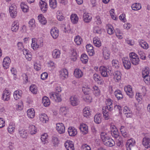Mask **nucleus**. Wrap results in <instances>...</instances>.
<instances>
[{
	"instance_id": "1",
	"label": "nucleus",
	"mask_w": 150,
	"mask_h": 150,
	"mask_svg": "<svg viewBox=\"0 0 150 150\" xmlns=\"http://www.w3.org/2000/svg\"><path fill=\"white\" fill-rule=\"evenodd\" d=\"M32 40L31 47L34 50H37L39 47H42L43 45V41L42 40H37L35 38H33Z\"/></svg>"
},
{
	"instance_id": "2",
	"label": "nucleus",
	"mask_w": 150,
	"mask_h": 150,
	"mask_svg": "<svg viewBox=\"0 0 150 150\" xmlns=\"http://www.w3.org/2000/svg\"><path fill=\"white\" fill-rule=\"evenodd\" d=\"M129 56L130 61L133 65H137L139 64V59L137 54L132 52L129 54Z\"/></svg>"
},
{
	"instance_id": "3",
	"label": "nucleus",
	"mask_w": 150,
	"mask_h": 150,
	"mask_svg": "<svg viewBox=\"0 0 150 150\" xmlns=\"http://www.w3.org/2000/svg\"><path fill=\"white\" fill-rule=\"evenodd\" d=\"M99 71L101 75L104 77H108V74L110 75L112 74L111 70L105 66H101L99 68Z\"/></svg>"
},
{
	"instance_id": "4",
	"label": "nucleus",
	"mask_w": 150,
	"mask_h": 150,
	"mask_svg": "<svg viewBox=\"0 0 150 150\" xmlns=\"http://www.w3.org/2000/svg\"><path fill=\"white\" fill-rule=\"evenodd\" d=\"M50 96L51 99L57 102H59L62 100L61 95L57 93L54 92L50 93Z\"/></svg>"
},
{
	"instance_id": "5",
	"label": "nucleus",
	"mask_w": 150,
	"mask_h": 150,
	"mask_svg": "<svg viewBox=\"0 0 150 150\" xmlns=\"http://www.w3.org/2000/svg\"><path fill=\"white\" fill-rule=\"evenodd\" d=\"M9 12L11 17L13 18H15L17 13V6L15 4H12L10 6L9 9Z\"/></svg>"
},
{
	"instance_id": "6",
	"label": "nucleus",
	"mask_w": 150,
	"mask_h": 150,
	"mask_svg": "<svg viewBox=\"0 0 150 150\" xmlns=\"http://www.w3.org/2000/svg\"><path fill=\"white\" fill-rule=\"evenodd\" d=\"M135 141L133 139H131L127 140L126 144L127 150H132L133 147L135 144Z\"/></svg>"
},
{
	"instance_id": "7",
	"label": "nucleus",
	"mask_w": 150,
	"mask_h": 150,
	"mask_svg": "<svg viewBox=\"0 0 150 150\" xmlns=\"http://www.w3.org/2000/svg\"><path fill=\"white\" fill-rule=\"evenodd\" d=\"M122 62L123 66L125 69H128L130 68L131 63L128 58L123 57L122 59Z\"/></svg>"
},
{
	"instance_id": "8",
	"label": "nucleus",
	"mask_w": 150,
	"mask_h": 150,
	"mask_svg": "<svg viewBox=\"0 0 150 150\" xmlns=\"http://www.w3.org/2000/svg\"><path fill=\"white\" fill-rule=\"evenodd\" d=\"M56 129L58 132L60 134L64 133L65 132V127L62 123L57 124Z\"/></svg>"
},
{
	"instance_id": "9",
	"label": "nucleus",
	"mask_w": 150,
	"mask_h": 150,
	"mask_svg": "<svg viewBox=\"0 0 150 150\" xmlns=\"http://www.w3.org/2000/svg\"><path fill=\"white\" fill-rule=\"evenodd\" d=\"M102 51L103 57L104 59L107 60L109 59L110 53L108 48L106 47H103Z\"/></svg>"
},
{
	"instance_id": "10",
	"label": "nucleus",
	"mask_w": 150,
	"mask_h": 150,
	"mask_svg": "<svg viewBox=\"0 0 150 150\" xmlns=\"http://www.w3.org/2000/svg\"><path fill=\"white\" fill-rule=\"evenodd\" d=\"M11 61L10 58L8 57H5L3 60V67L4 69H6L9 67Z\"/></svg>"
},
{
	"instance_id": "11",
	"label": "nucleus",
	"mask_w": 150,
	"mask_h": 150,
	"mask_svg": "<svg viewBox=\"0 0 150 150\" xmlns=\"http://www.w3.org/2000/svg\"><path fill=\"white\" fill-rule=\"evenodd\" d=\"M125 90L127 94L131 98H132L134 94L132 91V87L130 85H128L125 88Z\"/></svg>"
},
{
	"instance_id": "12",
	"label": "nucleus",
	"mask_w": 150,
	"mask_h": 150,
	"mask_svg": "<svg viewBox=\"0 0 150 150\" xmlns=\"http://www.w3.org/2000/svg\"><path fill=\"white\" fill-rule=\"evenodd\" d=\"M59 76L62 79H64L68 76V73L67 70L66 69H63L59 71Z\"/></svg>"
},
{
	"instance_id": "13",
	"label": "nucleus",
	"mask_w": 150,
	"mask_h": 150,
	"mask_svg": "<svg viewBox=\"0 0 150 150\" xmlns=\"http://www.w3.org/2000/svg\"><path fill=\"white\" fill-rule=\"evenodd\" d=\"M71 104L74 106L77 105L79 103V100L77 97L75 96H71L70 98Z\"/></svg>"
},
{
	"instance_id": "14",
	"label": "nucleus",
	"mask_w": 150,
	"mask_h": 150,
	"mask_svg": "<svg viewBox=\"0 0 150 150\" xmlns=\"http://www.w3.org/2000/svg\"><path fill=\"white\" fill-rule=\"evenodd\" d=\"M120 130L122 136L125 138H128L129 135L124 126H121L120 128Z\"/></svg>"
},
{
	"instance_id": "15",
	"label": "nucleus",
	"mask_w": 150,
	"mask_h": 150,
	"mask_svg": "<svg viewBox=\"0 0 150 150\" xmlns=\"http://www.w3.org/2000/svg\"><path fill=\"white\" fill-rule=\"evenodd\" d=\"M59 30L56 28H52L50 30V34L54 39H56L59 36Z\"/></svg>"
},
{
	"instance_id": "16",
	"label": "nucleus",
	"mask_w": 150,
	"mask_h": 150,
	"mask_svg": "<svg viewBox=\"0 0 150 150\" xmlns=\"http://www.w3.org/2000/svg\"><path fill=\"white\" fill-rule=\"evenodd\" d=\"M113 79L115 82H118L121 80V75L120 71H115L113 74Z\"/></svg>"
},
{
	"instance_id": "17",
	"label": "nucleus",
	"mask_w": 150,
	"mask_h": 150,
	"mask_svg": "<svg viewBox=\"0 0 150 150\" xmlns=\"http://www.w3.org/2000/svg\"><path fill=\"white\" fill-rule=\"evenodd\" d=\"M65 148L67 150H74V145L71 141H67L64 144Z\"/></svg>"
},
{
	"instance_id": "18",
	"label": "nucleus",
	"mask_w": 150,
	"mask_h": 150,
	"mask_svg": "<svg viewBox=\"0 0 150 150\" xmlns=\"http://www.w3.org/2000/svg\"><path fill=\"white\" fill-rule=\"evenodd\" d=\"M142 144L145 148H150V139L147 137H144L142 140Z\"/></svg>"
},
{
	"instance_id": "19",
	"label": "nucleus",
	"mask_w": 150,
	"mask_h": 150,
	"mask_svg": "<svg viewBox=\"0 0 150 150\" xmlns=\"http://www.w3.org/2000/svg\"><path fill=\"white\" fill-rule=\"evenodd\" d=\"M92 17L91 14L89 13H85L83 16V21L86 23H89L91 21Z\"/></svg>"
},
{
	"instance_id": "20",
	"label": "nucleus",
	"mask_w": 150,
	"mask_h": 150,
	"mask_svg": "<svg viewBox=\"0 0 150 150\" xmlns=\"http://www.w3.org/2000/svg\"><path fill=\"white\" fill-rule=\"evenodd\" d=\"M68 132L69 135L70 136H74L77 134V131L74 127H70L68 129Z\"/></svg>"
},
{
	"instance_id": "21",
	"label": "nucleus",
	"mask_w": 150,
	"mask_h": 150,
	"mask_svg": "<svg viewBox=\"0 0 150 150\" xmlns=\"http://www.w3.org/2000/svg\"><path fill=\"white\" fill-rule=\"evenodd\" d=\"M123 112L126 115L127 117H131L132 116V111L127 106L124 107Z\"/></svg>"
},
{
	"instance_id": "22",
	"label": "nucleus",
	"mask_w": 150,
	"mask_h": 150,
	"mask_svg": "<svg viewBox=\"0 0 150 150\" xmlns=\"http://www.w3.org/2000/svg\"><path fill=\"white\" fill-rule=\"evenodd\" d=\"M86 51L90 56H93L94 54L93 47L91 44H88L86 46Z\"/></svg>"
},
{
	"instance_id": "23",
	"label": "nucleus",
	"mask_w": 150,
	"mask_h": 150,
	"mask_svg": "<svg viewBox=\"0 0 150 150\" xmlns=\"http://www.w3.org/2000/svg\"><path fill=\"white\" fill-rule=\"evenodd\" d=\"M79 129L81 132L84 134H87L88 132V126L84 124H81L79 127Z\"/></svg>"
},
{
	"instance_id": "24",
	"label": "nucleus",
	"mask_w": 150,
	"mask_h": 150,
	"mask_svg": "<svg viewBox=\"0 0 150 150\" xmlns=\"http://www.w3.org/2000/svg\"><path fill=\"white\" fill-rule=\"evenodd\" d=\"M104 142L105 145L109 147L113 146L115 144V143L114 141L109 138Z\"/></svg>"
},
{
	"instance_id": "25",
	"label": "nucleus",
	"mask_w": 150,
	"mask_h": 150,
	"mask_svg": "<svg viewBox=\"0 0 150 150\" xmlns=\"http://www.w3.org/2000/svg\"><path fill=\"white\" fill-rule=\"evenodd\" d=\"M70 19L73 23L76 24L78 22L79 17L76 14L73 13L70 16Z\"/></svg>"
},
{
	"instance_id": "26",
	"label": "nucleus",
	"mask_w": 150,
	"mask_h": 150,
	"mask_svg": "<svg viewBox=\"0 0 150 150\" xmlns=\"http://www.w3.org/2000/svg\"><path fill=\"white\" fill-rule=\"evenodd\" d=\"M10 92L7 90L3 91L2 95L3 99L8 101L10 99Z\"/></svg>"
},
{
	"instance_id": "27",
	"label": "nucleus",
	"mask_w": 150,
	"mask_h": 150,
	"mask_svg": "<svg viewBox=\"0 0 150 150\" xmlns=\"http://www.w3.org/2000/svg\"><path fill=\"white\" fill-rule=\"evenodd\" d=\"M19 24L18 21H14L13 23L11 28L12 31L16 32L18 30L19 28Z\"/></svg>"
},
{
	"instance_id": "28",
	"label": "nucleus",
	"mask_w": 150,
	"mask_h": 150,
	"mask_svg": "<svg viewBox=\"0 0 150 150\" xmlns=\"http://www.w3.org/2000/svg\"><path fill=\"white\" fill-rule=\"evenodd\" d=\"M60 54V51L58 49H56L52 51V55L54 58L58 59L59 58Z\"/></svg>"
},
{
	"instance_id": "29",
	"label": "nucleus",
	"mask_w": 150,
	"mask_h": 150,
	"mask_svg": "<svg viewBox=\"0 0 150 150\" xmlns=\"http://www.w3.org/2000/svg\"><path fill=\"white\" fill-rule=\"evenodd\" d=\"M39 117L40 121L43 123H46L48 120V117L45 114H40Z\"/></svg>"
},
{
	"instance_id": "30",
	"label": "nucleus",
	"mask_w": 150,
	"mask_h": 150,
	"mask_svg": "<svg viewBox=\"0 0 150 150\" xmlns=\"http://www.w3.org/2000/svg\"><path fill=\"white\" fill-rule=\"evenodd\" d=\"M40 6L41 11L45 12L47 9V4L44 1H41L40 2Z\"/></svg>"
},
{
	"instance_id": "31",
	"label": "nucleus",
	"mask_w": 150,
	"mask_h": 150,
	"mask_svg": "<svg viewBox=\"0 0 150 150\" xmlns=\"http://www.w3.org/2000/svg\"><path fill=\"white\" fill-rule=\"evenodd\" d=\"M22 91L21 90H16L14 92L13 97L16 100L20 99L21 97Z\"/></svg>"
},
{
	"instance_id": "32",
	"label": "nucleus",
	"mask_w": 150,
	"mask_h": 150,
	"mask_svg": "<svg viewBox=\"0 0 150 150\" xmlns=\"http://www.w3.org/2000/svg\"><path fill=\"white\" fill-rule=\"evenodd\" d=\"M94 121L96 123L99 124L102 121L101 115L100 113H97L96 115L94 117Z\"/></svg>"
},
{
	"instance_id": "33",
	"label": "nucleus",
	"mask_w": 150,
	"mask_h": 150,
	"mask_svg": "<svg viewBox=\"0 0 150 150\" xmlns=\"http://www.w3.org/2000/svg\"><path fill=\"white\" fill-rule=\"evenodd\" d=\"M74 74L76 78H80L83 76V73L81 70L76 69L74 71Z\"/></svg>"
},
{
	"instance_id": "34",
	"label": "nucleus",
	"mask_w": 150,
	"mask_h": 150,
	"mask_svg": "<svg viewBox=\"0 0 150 150\" xmlns=\"http://www.w3.org/2000/svg\"><path fill=\"white\" fill-rule=\"evenodd\" d=\"M83 115L86 117H89L90 116L91 113L90 111V108L88 107H86L83 110Z\"/></svg>"
},
{
	"instance_id": "35",
	"label": "nucleus",
	"mask_w": 150,
	"mask_h": 150,
	"mask_svg": "<svg viewBox=\"0 0 150 150\" xmlns=\"http://www.w3.org/2000/svg\"><path fill=\"white\" fill-rule=\"evenodd\" d=\"M114 93L118 100H121L123 98V96L122 94L121 91L120 90H117L115 91L114 92Z\"/></svg>"
},
{
	"instance_id": "36",
	"label": "nucleus",
	"mask_w": 150,
	"mask_h": 150,
	"mask_svg": "<svg viewBox=\"0 0 150 150\" xmlns=\"http://www.w3.org/2000/svg\"><path fill=\"white\" fill-rule=\"evenodd\" d=\"M112 67L117 69H118L121 65L120 63L117 60L113 59L112 61Z\"/></svg>"
},
{
	"instance_id": "37",
	"label": "nucleus",
	"mask_w": 150,
	"mask_h": 150,
	"mask_svg": "<svg viewBox=\"0 0 150 150\" xmlns=\"http://www.w3.org/2000/svg\"><path fill=\"white\" fill-rule=\"evenodd\" d=\"M27 115L29 117L31 118H33L35 115V112L33 108L28 109L27 111Z\"/></svg>"
},
{
	"instance_id": "38",
	"label": "nucleus",
	"mask_w": 150,
	"mask_h": 150,
	"mask_svg": "<svg viewBox=\"0 0 150 150\" xmlns=\"http://www.w3.org/2000/svg\"><path fill=\"white\" fill-rule=\"evenodd\" d=\"M93 43L95 46L98 47L101 45V42L100 39L97 37H95L93 38Z\"/></svg>"
},
{
	"instance_id": "39",
	"label": "nucleus",
	"mask_w": 150,
	"mask_h": 150,
	"mask_svg": "<svg viewBox=\"0 0 150 150\" xmlns=\"http://www.w3.org/2000/svg\"><path fill=\"white\" fill-rule=\"evenodd\" d=\"M39 22L43 25H45L47 23V21L45 17L42 14H40L38 17Z\"/></svg>"
},
{
	"instance_id": "40",
	"label": "nucleus",
	"mask_w": 150,
	"mask_h": 150,
	"mask_svg": "<svg viewBox=\"0 0 150 150\" xmlns=\"http://www.w3.org/2000/svg\"><path fill=\"white\" fill-rule=\"evenodd\" d=\"M140 45L143 48L147 49L149 48L148 44L145 41L142 40H139V41Z\"/></svg>"
},
{
	"instance_id": "41",
	"label": "nucleus",
	"mask_w": 150,
	"mask_h": 150,
	"mask_svg": "<svg viewBox=\"0 0 150 150\" xmlns=\"http://www.w3.org/2000/svg\"><path fill=\"white\" fill-rule=\"evenodd\" d=\"M29 131L31 134H34L37 132L36 127L33 125H30L29 127Z\"/></svg>"
},
{
	"instance_id": "42",
	"label": "nucleus",
	"mask_w": 150,
	"mask_h": 150,
	"mask_svg": "<svg viewBox=\"0 0 150 150\" xmlns=\"http://www.w3.org/2000/svg\"><path fill=\"white\" fill-rule=\"evenodd\" d=\"M15 125L14 124L10 123L8 127V131L10 133L14 132L15 129Z\"/></svg>"
},
{
	"instance_id": "43",
	"label": "nucleus",
	"mask_w": 150,
	"mask_h": 150,
	"mask_svg": "<svg viewBox=\"0 0 150 150\" xmlns=\"http://www.w3.org/2000/svg\"><path fill=\"white\" fill-rule=\"evenodd\" d=\"M82 90L85 95H89L91 91L89 86H86L82 88Z\"/></svg>"
},
{
	"instance_id": "44",
	"label": "nucleus",
	"mask_w": 150,
	"mask_h": 150,
	"mask_svg": "<svg viewBox=\"0 0 150 150\" xmlns=\"http://www.w3.org/2000/svg\"><path fill=\"white\" fill-rule=\"evenodd\" d=\"M71 59L74 61H76L77 59V54L75 49L71 50Z\"/></svg>"
},
{
	"instance_id": "45",
	"label": "nucleus",
	"mask_w": 150,
	"mask_h": 150,
	"mask_svg": "<svg viewBox=\"0 0 150 150\" xmlns=\"http://www.w3.org/2000/svg\"><path fill=\"white\" fill-rule=\"evenodd\" d=\"M42 102L45 106H47L50 104L49 98L46 96L44 97L42 99Z\"/></svg>"
},
{
	"instance_id": "46",
	"label": "nucleus",
	"mask_w": 150,
	"mask_h": 150,
	"mask_svg": "<svg viewBox=\"0 0 150 150\" xmlns=\"http://www.w3.org/2000/svg\"><path fill=\"white\" fill-rule=\"evenodd\" d=\"M93 92L96 96H98L100 95V90L99 88L97 86H93Z\"/></svg>"
},
{
	"instance_id": "47",
	"label": "nucleus",
	"mask_w": 150,
	"mask_h": 150,
	"mask_svg": "<svg viewBox=\"0 0 150 150\" xmlns=\"http://www.w3.org/2000/svg\"><path fill=\"white\" fill-rule=\"evenodd\" d=\"M50 6L52 9H54L57 7L56 0H49Z\"/></svg>"
},
{
	"instance_id": "48",
	"label": "nucleus",
	"mask_w": 150,
	"mask_h": 150,
	"mask_svg": "<svg viewBox=\"0 0 150 150\" xmlns=\"http://www.w3.org/2000/svg\"><path fill=\"white\" fill-rule=\"evenodd\" d=\"M131 7L132 9L134 10H138L141 8V6L139 3H135L132 5Z\"/></svg>"
},
{
	"instance_id": "49",
	"label": "nucleus",
	"mask_w": 150,
	"mask_h": 150,
	"mask_svg": "<svg viewBox=\"0 0 150 150\" xmlns=\"http://www.w3.org/2000/svg\"><path fill=\"white\" fill-rule=\"evenodd\" d=\"M21 7L22 10L24 12H27L28 9V6L23 2L21 3Z\"/></svg>"
},
{
	"instance_id": "50",
	"label": "nucleus",
	"mask_w": 150,
	"mask_h": 150,
	"mask_svg": "<svg viewBox=\"0 0 150 150\" xmlns=\"http://www.w3.org/2000/svg\"><path fill=\"white\" fill-rule=\"evenodd\" d=\"M103 117L105 120H108L110 118V116L112 115V113L109 112L108 111H103Z\"/></svg>"
},
{
	"instance_id": "51",
	"label": "nucleus",
	"mask_w": 150,
	"mask_h": 150,
	"mask_svg": "<svg viewBox=\"0 0 150 150\" xmlns=\"http://www.w3.org/2000/svg\"><path fill=\"white\" fill-rule=\"evenodd\" d=\"M19 134L20 136L23 138H26L28 136L27 132L25 130L22 129L19 131Z\"/></svg>"
},
{
	"instance_id": "52",
	"label": "nucleus",
	"mask_w": 150,
	"mask_h": 150,
	"mask_svg": "<svg viewBox=\"0 0 150 150\" xmlns=\"http://www.w3.org/2000/svg\"><path fill=\"white\" fill-rule=\"evenodd\" d=\"M30 90L33 94H36L38 90L36 86L35 85H32L30 88Z\"/></svg>"
},
{
	"instance_id": "53",
	"label": "nucleus",
	"mask_w": 150,
	"mask_h": 150,
	"mask_svg": "<svg viewBox=\"0 0 150 150\" xmlns=\"http://www.w3.org/2000/svg\"><path fill=\"white\" fill-rule=\"evenodd\" d=\"M47 138V135L46 133H45L41 135V139L43 144H45L48 142Z\"/></svg>"
},
{
	"instance_id": "54",
	"label": "nucleus",
	"mask_w": 150,
	"mask_h": 150,
	"mask_svg": "<svg viewBox=\"0 0 150 150\" xmlns=\"http://www.w3.org/2000/svg\"><path fill=\"white\" fill-rule=\"evenodd\" d=\"M88 57L87 55L83 54L81 55V60L83 63L86 64L88 61Z\"/></svg>"
},
{
	"instance_id": "55",
	"label": "nucleus",
	"mask_w": 150,
	"mask_h": 150,
	"mask_svg": "<svg viewBox=\"0 0 150 150\" xmlns=\"http://www.w3.org/2000/svg\"><path fill=\"white\" fill-rule=\"evenodd\" d=\"M82 41V39L80 36L78 35L75 37L74 41L77 45H79L81 44Z\"/></svg>"
},
{
	"instance_id": "56",
	"label": "nucleus",
	"mask_w": 150,
	"mask_h": 150,
	"mask_svg": "<svg viewBox=\"0 0 150 150\" xmlns=\"http://www.w3.org/2000/svg\"><path fill=\"white\" fill-rule=\"evenodd\" d=\"M111 134L112 136L115 138H117L119 136V133L117 129H115V130H112L111 132Z\"/></svg>"
},
{
	"instance_id": "57",
	"label": "nucleus",
	"mask_w": 150,
	"mask_h": 150,
	"mask_svg": "<svg viewBox=\"0 0 150 150\" xmlns=\"http://www.w3.org/2000/svg\"><path fill=\"white\" fill-rule=\"evenodd\" d=\"M113 110V106H108L106 105V106L103 107V111H108L109 112H111Z\"/></svg>"
},
{
	"instance_id": "58",
	"label": "nucleus",
	"mask_w": 150,
	"mask_h": 150,
	"mask_svg": "<svg viewBox=\"0 0 150 150\" xmlns=\"http://www.w3.org/2000/svg\"><path fill=\"white\" fill-rule=\"evenodd\" d=\"M149 70L148 67H146L144 68L142 71V77L149 75Z\"/></svg>"
},
{
	"instance_id": "59",
	"label": "nucleus",
	"mask_w": 150,
	"mask_h": 150,
	"mask_svg": "<svg viewBox=\"0 0 150 150\" xmlns=\"http://www.w3.org/2000/svg\"><path fill=\"white\" fill-rule=\"evenodd\" d=\"M115 34L117 37L120 39H122L123 38V34L118 29H117Z\"/></svg>"
},
{
	"instance_id": "60",
	"label": "nucleus",
	"mask_w": 150,
	"mask_h": 150,
	"mask_svg": "<svg viewBox=\"0 0 150 150\" xmlns=\"http://www.w3.org/2000/svg\"><path fill=\"white\" fill-rule=\"evenodd\" d=\"M60 113L63 115H65L67 112V110L66 107H61L60 108Z\"/></svg>"
},
{
	"instance_id": "61",
	"label": "nucleus",
	"mask_w": 150,
	"mask_h": 150,
	"mask_svg": "<svg viewBox=\"0 0 150 150\" xmlns=\"http://www.w3.org/2000/svg\"><path fill=\"white\" fill-rule=\"evenodd\" d=\"M100 136L101 139L104 142L109 138L107 134L105 132H101Z\"/></svg>"
},
{
	"instance_id": "62",
	"label": "nucleus",
	"mask_w": 150,
	"mask_h": 150,
	"mask_svg": "<svg viewBox=\"0 0 150 150\" xmlns=\"http://www.w3.org/2000/svg\"><path fill=\"white\" fill-rule=\"evenodd\" d=\"M29 24V27L31 28V30L33 29L35 26V21L33 19H31L28 23Z\"/></svg>"
},
{
	"instance_id": "63",
	"label": "nucleus",
	"mask_w": 150,
	"mask_h": 150,
	"mask_svg": "<svg viewBox=\"0 0 150 150\" xmlns=\"http://www.w3.org/2000/svg\"><path fill=\"white\" fill-rule=\"evenodd\" d=\"M84 99L86 102L90 103L91 102L92 98L89 95H86L84 96Z\"/></svg>"
},
{
	"instance_id": "64",
	"label": "nucleus",
	"mask_w": 150,
	"mask_h": 150,
	"mask_svg": "<svg viewBox=\"0 0 150 150\" xmlns=\"http://www.w3.org/2000/svg\"><path fill=\"white\" fill-rule=\"evenodd\" d=\"M108 33L109 35H111L114 33L113 28L111 25H108L107 29Z\"/></svg>"
}]
</instances>
